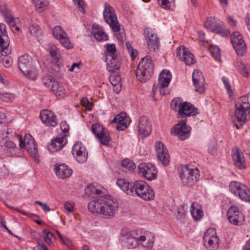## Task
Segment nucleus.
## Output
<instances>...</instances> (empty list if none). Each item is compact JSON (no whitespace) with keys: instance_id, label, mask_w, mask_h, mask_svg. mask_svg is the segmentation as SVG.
I'll return each mask as SVG.
<instances>
[{"instance_id":"nucleus-8","label":"nucleus","mask_w":250,"mask_h":250,"mask_svg":"<svg viewBox=\"0 0 250 250\" xmlns=\"http://www.w3.org/2000/svg\"><path fill=\"white\" fill-rule=\"evenodd\" d=\"M17 137L20 141L19 146L20 148L25 147L27 152L34 158L37 156V146L34 139L30 134H26L25 136L24 141L22 140L21 135H17Z\"/></svg>"},{"instance_id":"nucleus-20","label":"nucleus","mask_w":250,"mask_h":250,"mask_svg":"<svg viewBox=\"0 0 250 250\" xmlns=\"http://www.w3.org/2000/svg\"><path fill=\"white\" fill-rule=\"evenodd\" d=\"M67 137V134H59L48 145V150L53 153L61 150L66 144Z\"/></svg>"},{"instance_id":"nucleus-61","label":"nucleus","mask_w":250,"mask_h":250,"mask_svg":"<svg viewBox=\"0 0 250 250\" xmlns=\"http://www.w3.org/2000/svg\"><path fill=\"white\" fill-rule=\"evenodd\" d=\"M240 102H238L239 104H241L242 105H244V106H250V103L248 102L249 99L248 96L245 95L243 96L240 98Z\"/></svg>"},{"instance_id":"nucleus-62","label":"nucleus","mask_w":250,"mask_h":250,"mask_svg":"<svg viewBox=\"0 0 250 250\" xmlns=\"http://www.w3.org/2000/svg\"><path fill=\"white\" fill-rule=\"evenodd\" d=\"M17 135L18 134H16L15 132H13L11 129H8L5 133H2V135L4 138H10L14 136L17 137Z\"/></svg>"},{"instance_id":"nucleus-52","label":"nucleus","mask_w":250,"mask_h":250,"mask_svg":"<svg viewBox=\"0 0 250 250\" xmlns=\"http://www.w3.org/2000/svg\"><path fill=\"white\" fill-rule=\"evenodd\" d=\"M134 183L132 184L128 182L123 191L128 195L134 196L135 193V192H134Z\"/></svg>"},{"instance_id":"nucleus-51","label":"nucleus","mask_w":250,"mask_h":250,"mask_svg":"<svg viewBox=\"0 0 250 250\" xmlns=\"http://www.w3.org/2000/svg\"><path fill=\"white\" fill-rule=\"evenodd\" d=\"M0 32L1 34V35H0V38L5 41L8 40L10 42V40L7 35L6 26L3 23H0Z\"/></svg>"},{"instance_id":"nucleus-16","label":"nucleus","mask_w":250,"mask_h":250,"mask_svg":"<svg viewBox=\"0 0 250 250\" xmlns=\"http://www.w3.org/2000/svg\"><path fill=\"white\" fill-rule=\"evenodd\" d=\"M151 129V124L149 119L145 116L140 117L138 123V131L140 136L142 138L148 136Z\"/></svg>"},{"instance_id":"nucleus-26","label":"nucleus","mask_w":250,"mask_h":250,"mask_svg":"<svg viewBox=\"0 0 250 250\" xmlns=\"http://www.w3.org/2000/svg\"><path fill=\"white\" fill-rule=\"evenodd\" d=\"M205 26L207 28L211 29L213 32L221 34L223 36H226L229 34V32L228 30L223 31L221 26L216 24L215 22L214 18H208L205 22Z\"/></svg>"},{"instance_id":"nucleus-56","label":"nucleus","mask_w":250,"mask_h":250,"mask_svg":"<svg viewBox=\"0 0 250 250\" xmlns=\"http://www.w3.org/2000/svg\"><path fill=\"white\" fill-rule=\"evenodd\" d=\"M117 116L118 119V123H128V118L127 116L126 113L122 112L120 114H118Z\"/></svg>"},{"instance_id":"nucleus-4","label":"nucleus","mask_w":250,"mask_h":250,"mask_svg":"<svg viewBox=\"0 0 250 250\" xmlns=\"http://www.w3.org/2000/svg\"><path fill=\"white\" fill-rule=\"evenodd\" d=\"M179 176L182 184L189 187L194 185L198 181L200 173L197 168H192L186 166L181 167Z\"/></svg>"},{"instance_id":"nucleus-32","label":"nucleus","mask_w":250,"mask_h":250,"mask_svg":"<svg viewBox=\"0 0 250 250\" xmlns=\"http://www.w3.org/2000/svg\"><path fill=\"white\" fill-rule=\"evenodd\" d=\"M190 212L193 218L195 220H200L204 215V213L201 208H199L198 205L195 203L191 204Z\"/></svg>"},{"instance_id":"nucleus-2","label":"nucleus","mask_w":250,"mask_h":250,"mask_svg":"<svg viewBox=\"0 0 250 250\" xmlns=\"http://www.w3.org/2000/svg\"><path fill=\"white\" fill-rule=\"evenodd\" d=\"M18 66L23 75L30 80L34 81L38 76V71L33 64L32 59L28 55L21 56L18 59Z\"/></svg>"},{"instance_id":"nucleus-5","label":"nucleus","mask_w":250,"mask_h":250,"mask_svg":"<svg viewBox=\"0 0 250 250\" xmlns=\"http://www.w3.org/2000/svg\"><path fill=\"white\" fill-rule=\"evenodd\" d=\"M172 79V75L170 72L167 69H164L160 74L159 77V83L157 86L153 85L152 92L154 93L157 88L159 89V92L161 95H166L169 93V90L167 87Z\"/></svg>"},{"instance_id":"nucleus-39","label":"nucleus","mask_w":250,"mask_h":250,"mask_svg":"<svg viewBox=\"0 0 250 250\" xmlns=\"http://www.w3.org/2000/svg\"><path fill=\"white\" fill-rule=\"evenodd\" d=\"M53 34L55 38L58 40L63 37L65 36L66 33L62 28L60 26H56L53 29Z\"/></svg>"},{"instance_id":"nucleus-18","label":"nucleus","mask_w":250,"mask_h":250,"mask_svg":"<svg viewBox=\"0 0 250 250\" xmlns=\"http://www.w3.org/2000/svg\"><path fill=\"white\" fill-rule=\"evenodd\" d=\"M192 82L195 90L200 93L205 91V78L202 73L199 70H194L192 73Z\"/></svg>"},{"instance_id":"nucleus-21","label":"nucleus","mask_w":250,"mask_h":250,"mask_svg":"<svg viewBox=\"0 0 250 250\" xmlns=\"http://www.w3.org/2000/svg\"><path fill=\"white\" fill-rule=\"evenodd\" d=\"M72 153L76 158V160L80 163H83L87 160V152L81 142H77L73 146Z\"/></svg>"},{"instance_id":"nucleus-63","label":"nucleus","mask_w":250,"mask_h":250,"mask_svg":"<svg viewBox=\"0 0 250 250\" xmlns=\"http://www.w3.org/2000/svg\"><path fill=\"white\" fill-rule=\"evenodd\" d=\"M242 146L246 154L250 155V144H249L248 142H245L242 143Z\"/></svg>"},{"instance_id":"nucleus-6","label":"nucleus","mask_w":250,"mask_h":250,"mask_svg":"<svg viewBox=\"0 0 250 250\" xmlns=\"http://www.w3.org/2000/svg\"><path fill=\"white\" fill-rule=\"evenodd\" d=\"M104 8L103 15L105 22L114 32H119L120 30V25L114 8L107 3H104Z\"/></svg>"},{"instance_id":"nucleus-22","label":"nucleus","mask_w":250,"mask_h":250,"mask_svg":"<svg viewBox=\"0 0 250 250\" xmlns=\"http://www.w3.org/2000/svg\"><path fill=\"white\" fill-rule=\"evenodd\" d=\"M176 56L186 65H191L195 62L193 55L184 46L177 49Z\"/></svg>"},{"instance_id":"nucleus-64","label":"nucleus","mask_w":250,"mask_h":250,"mask_svg":"<svg viewBox=\"0 0 250 250\" xmlns=\"http://www.w3.org/2000/svg\"><path fill=\"white\" fill-rule=\"evenodd\" d=\"M12 21V22L11 23V22H7L8 24H9V25L10 26V28L12 30V31L13 32H18L19 31V27L17 26V25L16 24V21H15V19H13V21Z\"/></svg>"},{"instance_id":"nucleus-36","label":"nucleus","mask_w":250,"mask_h":250,"mask_svg":"<svg viewBox=\"0 0 250 250\" xmlns=\"http://www.w3.org/2000/svg\"><path fill=\"white\" fill-rule=\"evenodd\" d=\"M33 1L36 10L40 13L45 10L48 5L46 0H33Z\"/></svg>"},{"instance_id":"nucleus-19","label":"nucleus","mask_w":250,"mask_h":250,"mask_svg":"<svg viewBox=\"0 0 250 250\" xmlns=\"http://www.w3.org/2000/svg\"><path fill=\"white\" fill-rule=\"evenodd\" d=\"M144 34L148 48L150 50L155 51L159 47V39L151 29L146 28L144 31Z\"/></svg>"},{"instance_id":"nucleus-34","label":"nucleus","mask_w":250,"mask_h":250,"mask_svg":"<svg viewBox=\"0 0 250 250\" xmlns=\"http://www.w3.org/2000/svg\"><path fill=\"white\" fill-rule=\"evenodd\" d=\"M111 59L107 62V69L111 73L116 72L120 68V62L117 58H114L112 55L110 56Z\"/></svg>"},{"instance_id":"nucleus-50","label":"nucleus","mask_w":250,"mask_h":250,"mask_svg":"<svg viewBox=\"0 0 250 250\" xmlns=\"http://www.w3.org/2000/svg\"><path fill=\"white\" fill-rule=\"evenodd\" d=\"M182 102L179 98H175L173 99L170 103V107L172 109L176 110L180 108V105L182 104Z\"/></svg>"},{"instance_id":"nucleus-55","label":"nucleus","mask_w":250,"mask_h":250,"mask_svg":"<svg viewBox=\"0 0 250 250\" xmlns=\"http://www.w3.org/2000/svg\"><path fill=\"white\" fill-rule=\"evenodd\" d=\"M85 192L90 195L91 194L95 193L97 195H99L101 193V191L99 189L95 188L93 186H89L85 189Z\"/></svg>"},{"instance_id":"nucleus-35","label":"nucleus","mask_w":250,"mask_h":250,"mask_svg":"<svg viewBox=\"0 0 250 250\" xmlns=\"http://www.w3.org/2000/svg\"><path fill=\"white\" fill-rule=\"evenodd\" d=\"M237 65L239 72L244 77L248 78L250 76V65L246 64L241 60H238Z\"/></svg>"},{"instance_id":"nucleus-60","label":"nucleus","mask_w":250,"mask_h":250,"mask_svg":"<svg viewBox=\"0 0 250 250\" xmlns=\"http://www.w3.org/2000/svg\"><path fill=\"white\" fill-rule=\"evenodd\" d=\"M128 182L126 181L125 179H119L117 181V185L122 189L123 190L126 185H127Z\"/></svg>"},{"instance_id":"nucleus-47","label":"nucleus","mask_w":250,"mask_h":250,"mask_svg":"<svg viewBox=\"0 0 250 250\" xmlns=\"http://www.w3.org/2000/svg\"><path fill=\"white\" fill-rule=\"evenodd\" d=\"M209 50L211 54H212V56L216 60H220L221 57V53L219 47L217 46H211L209 48Z\"/></svg>"},{"instance_id":"nucleus-17","label":"nucleus","mask_w":250,"mask_h":250,"mask_svg":"<svg viewBox=\"0 0 250 250\" xmlns=\"http://www.w3.org/2000/svg\"><path fill=\"white\" fill-rule=\"evenodd\" d=\"M155 151L157 158L164 166H167L169 162V155L165 145L160 142L155 144Z\"/></svg>"},{"instance_id":"nucleus-38","label":"nucleus","mask_w":250,"mask_h":250,"mask_svg":"<svg viewBox=\"0 0 250 250\" xmlns=\"http://www.w3.org/2000/svg\"><path fill=\"white\" fill-rule=\"evenodd\" d=\"M141 193L146 194V198H141L144 200L149 201L152 200L154 199L155 197V193L154 191L148 186V188H144L143 189Z\"/></svg>"},{"instance_id":"nucleus-42","label":"nucleus","mask_w":250,"mask_h":250,"mask_svg":"<svg viewBox=\"0 0 250 250\" xmlns=\"http://www.w3.org/2000/svg\"><path fill=\"white\" fill-rule=\"evenodd\" d=\"M188 206L186 204H183L180 206L177 209V218L178 219H182L184 218V216L187 213Z\"/></svg>"},{"instance_id":"nucleus-14","label":"nucleus","mask_w":250,"mask_h":250,"mask_svg":"<svg viewBox=\"0 0 250 250\" xmlns=\"http://www.w3.org/2000/svg\"><path fill=\"white\" fill-rule=\"evenodd\" d=\"M227 215L229 221L233 225L240 226L245 222L243 214L236 207L231 206L228 210Z\"/></svg>"},{"instance_id":"nucleus-1","label":"nucleus","mask_w":250,"mask_h":250,"mask_svg":"<svg viewBox=\"0 0 250 250\" xmlns=\"http://www.w3.org/2000/svg\"><path fill=\"white\" fill-rule=\"evenodd\" d=\"M118 208L117 200L112 196L107 195L101 196L88 204V208L90 212L98 213L106 219L113 217Z\"/></svg>"},{"instance_id":"nucleus-10","label":"nucleus","mask_w":250,"mask_h":250,"mask_svg":"<svg viewBox=\"0 0 250 250\" xmlns=\"http://www.w3.org/2000/svg\"><path fill=\"white\" fill-rule=\"evenodd\" d=\"M219 239L215 230L208 229L203 237L204 245L208 250H216L219 247Z\"/></svg>"},{"instance_id":"nucleus-11","label":"nucleus","mask_w":250,"mask_h":250,"mask_svg":"<svg viewBox=\"0 0 250 250\" xmlns=\"http://www.w3.org/2000/svg\"><path fill=\"white\" fill-rule=\"evenodd\" d=\"M235 107L236 110L232 118V121L234 125L238 129H239L248 120L246 109L250 107V106H244L241 104L236 103L235 104Z\"/></svg>"},{"instance_id":"nucleus-7","label":"nucleus","mask_w":250,"mask_h":250,"mask_svg":"<svg viewBox=\"0 0 250 250\" xmlns=\"http://www.w3.org/2000/svg\"><path fill=\"white\" fill-rule=\"evenodd\" d=\"M230 192L244 202L250 201V190L244 184L236 181H232L229 184Z\"/></svg>"},{"instance_id":"nucleus-37","label":"nucleus","mask_w":250,"mask_h":250,"mask_svg":"<svg viewBox=\"0 0 250 250\" xmlns=\"http://www.w3.org/2000/svg\"><path fill=\"white\" fill-rule=\"evenodd\" d=\"M100 143L103 145L107 146L111 141V138L108 133L104 132L99 135V137H97Z\"/></svg>"},{"instance_id":"nucleus-49","label":"nucleus","mask_w":250,"mask_h":250,"mask_svg":"<svg viewBox=\"0 0 250 250\" xmlns=\"http://www.w3.org/2000/svg\"><path fill=\"white\" fill-rule=\"evenodd\" d=\"M43 233L45 235L44 239L45 243L48 245H51L52 244V239L54 237V234L46 229H44Z\"/></svg>"},{"instance_id":"nucleus-29","label":"nucleus","mask_w":250,"mask_h":250,"mask_svg":"<svg viewBox=\"0 0 250 250\" xmlns=\"http://www.w3.org/2000/svg\"><path fill=\"white\" fill-rule=\"evenodd\" d=\"M148 185L144 181L138 180L134 182V195H137L140 198H146V194L141 193L144 188H148Z\"/></svg>"},{"instance_id":"nucleus-15","label":"nucleus","mask_w":250,"mask_h":250,"mask_svg":"<svg viewBox=\"0 0 250 250\" xmlns=\"http://www.w3.org/2000/svg\"><path fill=\"white\" fill-rule=\"evenodd\" d=\"M178 118H183L186 117L194 116L199 113L197 108L194 107L188 102H183L180 108L177 109Z\"/></svg>"},{"instance_id":"nucleus-24","label":"nucleus","mask_w":250,"mask_h":250,"mask_svg":"<svg viewBox=\"0 0 250 250\" xmlns=\"http://www.w3.org/2000/svg\"><path fill=\"white\" fill-rule=\"evenodd\" d=\"M40 118L47 126H55L58 124L56 115L51 111L47 109L41 112Z\"/></svg>"},{"instance_id":"nucleus-25","label":"nucleus","mask_w":250,"mask_h":250,"mask_svg":"<svg viewBox=\"0 0 250 250\" xmlns=\"http://www.w3.org/2000/svg\"><path fill=\"white\" fill-rule=\"evenodd\" d=\"M231 157L234 165L239 169L246 167V162L244 155L237 148H233L231 151Z\"/></svg>"},{"instance_id":"nucleus-3","label":"nucleus","mask_w":250,"mask_h":250,"mask_svg":"<svg viewBox=\"0 0 250 250\" xmlns=\"http://www.w3.org/2000/svg\"><path fill=\"white\" fill-rule=\"evenodd\" d=\"M153 65L151 57L146 56L139 62L136 72V77L141 82H146L152 76Z\"/></svg>"},{"instance_id":"nucleus-31","label":"nucleus","mask_w":250,"mask_h":250,"mask_svg":"<svg viewBox=\"0 0 250 250\" xmlns=\"http://www.w3.org/2000/svg\"><path fill=\"white\" fill-rule=\"evenodd\" d=\"M47 51L52 58L53 61L56 63L61 62V56L57 46L54 44H50Z\"/></svg>"},{"instance_id":"nucleus-30","label":"nucleus","mask_w":250,"mask_h":250,"mask_svg":"<svg viewBox=\"0 0 250 250\" xmlns=\"http://www.w3.org/2000/svg\"><path fill=\"white\" fill-rule=\"evenodd\" d=\"M51 90L56 96L63 97L66 94V89L64 86L57 81L54 82L51 85Z\"/></svg>"},{"instance_id":"nucleus-12","label":"nucleus","mask_w":250,"mask_h":250,"mask_svg":"<svg viewBox=\"0 0 250 250\" xmlns=\"http://www.w3.org/2000/svg\"><path fill=\"white\" fill-rule=\"evenodd\" d=\"M138 168L139 174L148 181L156 179L157 170L154 165L151 163H141Z\"/></svg>"},{"instance_id":"nucleus-48","label":"nucleus","mask_w":250,"mask_h":250,"mask_svg":"<svg viewBox=\"0 0 250 250\" xmlns=\"http://www.w3.org/2000/svg\"><path fill=\"white\" fill-rule=\"evenodd\" d=\"M126 47L132 59H135L138 55L137 51L133 48L129 42L126 43Z\"/></svg>"},{"instance_id":"nucleus-33","label":"nucleus","mask_w":250,"mask_h":250,"mask_svg":"<svg viewBox=\"0 0 250 250\" xmlns=\"http://www.w3.org/2000/svg\"><path fill=\"white\" fill-rule=\"evenodd\" d=\"M5 50L6 51V52H8V53L4 55L1 53L2 49H0V63L2 62L3 65L5 67L8 68L11 65L12 63V59L11 58L7 57V56L11 53V51L8 49V46L6 47Z\"/></svg>"},{"instance_id":"nucleus-58","label":"nucleus","mask_w":250,"mask_h":250,"mask_svg":"<svg viewBox=\"0 0 250 250\" xmlns=\"http://www.w3.org/2000/svg\"><path fill=\"white\" fill-rule=\"evenodd\" d=\"M29 31L31 34L37 35L40 32V27L37 24H33L29 27Z\"/></svg>"},{"instance_id":"nucleus-41","label":"nucleus","mask_w":250,"mask_h":250,"mask_svg":"<svg viewBox=\"0 0 250 250\" xmlns=\"http://www.w3.org/2000/svg\"><path fill=\"white\" fill-rule=\"evenodd\" d=\"M91 129L96 138L104 131L103 126L99 124H93Z\"/></svg>"},{"instance_id":"nucleus-59","label":"nucleus","mask_w":250,"mask_h":250,"mask_svg":"<svg viewBox=\"0 0 250 250\" xmlns=\"http://www.w3.org/2000/svg\"><path fill=\"white\" fill-rule=\"evenodd\" d=\"M82 104L86 107V109L89 110H92V107L86 98H83L81 101Z\"/></svg>"},{"instance_id":"nucleus-43","label":"nucleus","mask_w":250,"mask_h":250,"mask_svg":"<svg viewBox=\"0 0 250 250\" xmlns=\"http://www.w3.org/2000/svg\"><path fill=\"white\" fill-rule=\"evenodd\" d=\"M134 234V232L131 231L127 228H123L121 231V236L123 241H126Z\"/></svg>"},{"instance_id":"nucleus-27","label":"nucleus","mask_w":250,"mask_h":250,"mask_svg":"<svg viewBox=\"0 0 250 250\" xmlns=\"http://www.w3.org/2000/svg\"><path fill=\"white\" fill-rule=\"evenodd\" d=\"M91 29L92 33L97 41H106L108 40V36L104 32L103 27L98 24H93Z\"/></svg>"},{"instance_id":"nucleus-54","label":"nucleus","mask_w":250,"mask_h":250,"mask_svg":"<svg viewBox=\"0 0 250 250\" xmlns=\"http://www.w3.org/2000/svg\"><path fill=\"white\" fill-rule=\"evenodd\" d=\"M2 14L7 22H12L14 18L11 15L10 12L7 9H5L2 11Z\"/></svg>"},{"instance_id":"nucleus-13","label":"nucleus","mask_w":250,"mask_h":250,"mask_svg":"<svg viewBox=\"0 0 250 250\" xmlns=\"http://www.w3.org/2000/svg\"><path fill=\"white\" fill-rule=\"evenodd\" d=\"M230 40L237 55H244L246 52V45L240 33L234 32L230 36Z\"/></svg>"},{"instance_id":"nucleus-46","label":"nucleus","mask_w":250,"mask_h":250,"mask_svg":"<svg viewBox=\"0 0 250 250\" xmlns=\"http://www.w3.org/2000/svg\"><path fill=\"white\" fill-rule=\"evenodd\" d=\"M122 165L124 168L127 170H133L135 169L136 167L135 163L128 159L123 160Z\"/></svg>"},{"instance_id":"nucleus-45","label":"nucleus","mask_w":250,"mask_h":250,"mask_svg":"<svg viewBox=\"0 0 250 250\" xmlns=\"http://www.w3.org/2000/svg\"><path fill=\"white\" fill-rule=\"evenodd\" d=\"M58 40L64 47L66 48H71L72 47V44L67 37V34L65 36L62 37V38Z\"/></svg>"},{"instance_id":"nucleus-40","label":"nucleus","mask_w":250,"mask_h":250,"mask_svg":"<svg viewBox=\"0 0 250 250\" xmlns=\"http://www.w3.org/2000/svg\"><path fill=\"white\" fill-rule=\"evenodd\" d=\"M126 246L129 249H132L138 246L137 236L134 234L125 241Z\"/></svg>"},{"instance_id":"nucleus-57","label":"nucleus","mask_w":250,"mask_h":250,"mask_svg":"<svg viewBox=\"0 0 250 250\" xmlns=\"http://www.w3.org/2000/svg\"><path fill=\"white\" fill-rule=\"evenodd\" d=\"M61 128L63 132L62 134H67L68 135L69 126L66 122H62L61 123Z\"/></svg>"},{"instance_id":"nucleus-9","label":"nucleus","mask_w":250,"mask_h":250,"mask_svg":"<svg viewBox=\"0 0 250 250\" xmlns=\"http://www.w3.org/2000/svg\"><path fill=\"white\" fill-rule=\"evenodd\" d=\"M187 120H182L171 128V134L177 136L180 140L188 139L190 134L191 127L186 124Z\"/></svg>"},{"instance_id":"nucleus-23","label":"nucleus","mask_w":250,"mask_h":250,"mask_svg":"<svg viewBox=\"0 0 250 250\" xmlns=\"http://www.w3.org/2000/svg\"><path fill=\"white\" fill-rule=\"evenodd\" d=\"M54 171L57 177L61 179L69 177L73 172L72 169L65 164H56L54 166Z\"/></svg>"},{"instance_id":"nucleus-53","label":"nucleus","mask_w":250,"mask_h":250,"mask_svg":"<svg viewBox=\"0 0 250 250\" xmlns=\"http://www.w3.org/2000/svg\"><path fill=\"white\" fill-rule=\"evenodd\" d=\"M54 82L56 81H54L52 76L49 75H46L42 78L43 84L46 87H51V85L54 83Z\"/></svg>"},{"instance_id":"nucleus-44","label":"nucleus","mask_w":250,"mask_h":250,"mask_svg":"<svg viewBox=\"0 0 250 250\" xmlns=\"http://www.w3.org/2000/svg\"><path fill=\"white\" fill-rule=\"evenodd\" d=\"M15 96L13 94L10 93H1L0 92V99L5 102H12L15 99Z\"/></svg>"},{"instance_id":"nucleus-28","label":"nucleus","mask_w":250,"mask_h":250,"mask_svg":"<svg viewBox=\"0 0 250 250\" xmlns=\"http://www.w3.org/2000/svg\"><path fill=\"white\" fill-rule=\"evenodd\" d=\"M109 80L110 83L113 85V90L116 93H118L121 90V78L119 74L116 72L111 73Z\"/></svg>"}]
</instances>
